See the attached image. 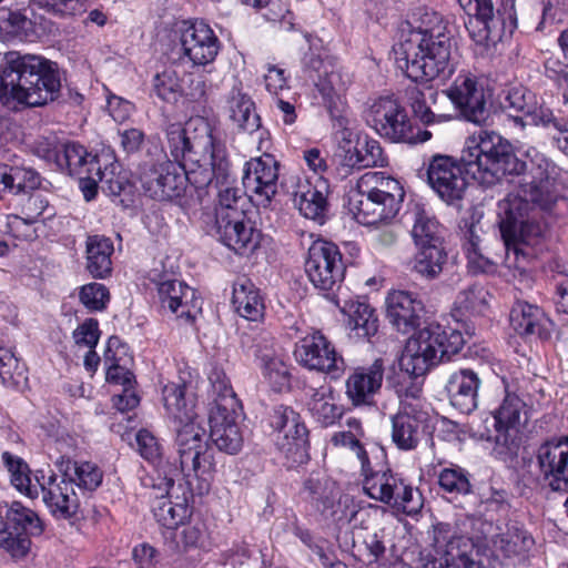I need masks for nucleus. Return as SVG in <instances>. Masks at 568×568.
Listing matches in <instances>:
<instances>
[{
    "mask_svg": "<svg viewBox=\"0 0 568 568\" xmlns=\"http://www.w3.org/2000/svg\"><path fill=\"white\" fill-rule=\"evenodd\" d=\"M465 342L458 329L430 323L407 339L399 367L409 377L424 376L437 364L450 361L460 352Z\"/></svg>",
    "mask_w": 568,
    "mask_h": 568,
    "instance_id": "8",
    "label": "nucleus"
},
{
    "mask_svg": "<svg viewBox=\"0 0 568 568\" xmlns=\"http://www.w3.org/2000/svg\"><path fill=\"white\" fill-rule=\"evenodd\" d=\"M480 379L473 369L464 368L450 375L446 389L450 404L463 414H469L477 407Z\"/></svg>",
    "mask_w": 568,
    "mask_h": 568,
    "instance_id": "30",
    "label": "nucleus"
},
{
    "mask_svg": "<svg viewBox=\"0 0 568 568\" xmlns=\"http://www.w3.org/2000/svg\"><path fill=\"white\" fill-rule=\"evenodd\" d=\"M422 496L417 489L403 483V489L395 493L393 503L389 506L402 510L407 515H415L422 508Z\"/></svg>",
    "mask_w": 568,
    "mask_h": 568,
    "instance_id": "61",
    "label": "nucleus"
},
{
    "mask_svg": "<svg viewBox=\"0 0 568 568\" xmlns=\"http://www.w3.org/2000/svg\"><path fill=\"white\" fill-rule=\"evenodd\" d=\"M280 163L272 155L264 153L248 160L243 170V186L245 193L257 205L267 207L278 191Z\"/></svg>",
    "mask_w": 568,
    "mask_h": 568,
    "instance_id": "14",
    "label": "nucleus"
},
{
    "mask_svg": "<svg viewBox=\"0 0 568 568\" xmlns=\"http://www.w3.org/2000/svg\"><path fill=\"white\" fill-rule=\"evenodd\" d=\"M24 365L8 348L0 347V377L3 384L18 386L24 379Z\"/></svg>",
    "mask_w": 568,
    "mask_h": 568,
    "instance_id": "59",
    "label": "nucleus"
},
{
    "mask_svg": "<svg viewBox=\"0 0 568 568\" xmlns=\"http://www.w3.org/2000/svg\"><path fill=\"white\" fill-rule=\"evenodd\" d=\"M54 465L61 476L72 483L73 488L77 486L79 489L92 491L102 483L101 469L91 462L78 463L65 455H61L57 458Z\"/></svg>",
    "mask_w": 568,
    "mask_h": 568,
    "instance_id": "34",
    "label": "nucleus"
},
{
    "mask_svg": "<svg viewBox=\"0 0 568 568\" xmlns=\"http://www.w3.org/2000/svg\"><path fill=\"white\" fill-rule=\"evenodd\" d=\"M296 361L311 371L338 377L344 371V359L334 345L318 331L301 338L294 349Z\"/></svg>",
    "mask_w": 568,
    "mask_h": 568,
    "instance_id": "16",
    "label": "nucleus"
},
{
    "mask_svg": "<svg viewBox=\"0 0 568 568\" xmlns=\"http://www.w3.org/2000/svg\"><path fill=\"white\" fill-rule=\"evenodd\" d=\"M153 91L158 98L174 103L183 94L181 78L176 70L166 68L153 77Z\"/></svg>",
    "mask_w": 568,
    "mask_h": 568,
    "instance_id": "53",
    "label": "nucleus"
},
{
    "mask_svg": "<svg viewBox=\"0 0 568 568\" xmlns=\"http://www.w3.org/2000/svg\"><path fill=\"white\" fill-rule=\"evenodd\" d=\"M87 270L95 278H104L111 274V255L114 251L109 237L101 235L88 236L85 243Z\"/></svg>",
    "mask_w": 568,
    "mask_h": 568,
    "instance_id": "38",
    "label": "nucleus"
},
{
    "mask_svg": "<svg viewBox=\"0 0 568 568\" xmlns=\"http://www.w3.org/2000/svg\"><path fill=\"white\" fill-rule=\"evenodd\" d=\"M105 156L91 154L85 148L77 142H65L60 145V156L57 168L68 172L72 176H83L89 169L99 171V164Z\"/></svg>",
    "mask_w": 568,
    "mask_h": 568,
    "instance_id": "36",
    "label": "nucleus"
},
{
    "mask_svg": "<svg viewBox=\"0 0 568 568\" xmlns=\"http://www.w3.org/2000/svg\"><path fill=\"white\" fill-rule=\"evenodd\" d=\"M36 481L42 491V500L49 508L51 514L60 519H69L78 513L80 500L72 487V483L68 481L64 476L58 479L55 474L49 477L37 474Z\"/></svg>",
    "mask_w": 568,
    "mask_h": 568,
    "instance_id": "24",
    "label": "nucleus"
},
{
    "mask_svg": "<svg viewBox=\"0 0 568 568\" xmlns=\"http://www.w3.org/2000/svg\"><path fill=\"white\" fill-rule=\"evenodd\" d=\"M384 376L382 359H376L367 367H358L347 377L346 396L353 405H369L379 390Z\"/></svg>",
    "mask_w": 568,
    "mask_h": 568,
    "instance_id": "29",
    "label": "nucleus"
},
{
    "mask_svg": "<svg viewBox=\"0 0 568 568\" xmlns=\"http://www.w3.org/2000/svg\"><path fill=\"white\" fill-rule=\"evenodd\" d=\"M532 546V537L524 528L516 525L506 526L504 531L493 538L494 550L506 558L521 556L529 551Z\"/></svg>",
    "mask_w": 568,
    "mask_h": 568,
    "instance_id": "43",
    "label": "nucleus"
},
{
    "mask_svg": "<svg viewBox=\"0 0 568 568\" xmlns=\"http://www.w3.org/2000/svg\"><path fill=\"white\" fill-rule=\"evenodd\" d=\"M385 303L386 316L397 332L408 334L419 327L425 307L413 293L392 291Z\"/></svg>",
    "mask_w": 568,
    "mask_h": 568,
    "instance_id": "27",
    "label": "nucleus"
},
{
    "mask_svg": "<svg viewBox=\"0 0 568 568\" xmlns=\"http://www.w3.org/2000/svg\"><path fill=\"white\" fill-rule=\"evenodd\" d=\"M140 182L149 197L158 201H178L181 206L191 205L184 199L189 185L195 190L196 201L202 203L209 194V189L215 183L209 171L186 170L170 160L143 168Z\"/></svg>",
    "mask_w": 568,
    "mask_h": 568,
    "instance_id": "9",
    "label": "nucleus"
},
{
    "mask_svg": "<svg viewBox=\"0 0 568 568\" xmlns=\"http://www.w3.org/2000/svg\"><path fill=\"white\" fill-rule=\"evenodd\" d=\"M29 20L20 11L0 7V32L7 36H17L27 29Z\"/></svg>",
    "mask_w": 568,
    "mask_h": 568,
    "instance_id": "64",
    "label": "nucleus"
},
{
    "mask_svg": "<svg viewBox=\"0 0 568 568\" xmlns=\"http://www.w3.org/2000/svg\"><path fill=\"white\" fill-rule=\"evenodd\" d=\"M60 88L54 62L14 50L0 54V102L8 109L47 104L58 98Z\"/></svg>",
    "mask_w": 568,
    "mask_h": 568,
    "instance_id": "4",
    "label": "nucleus"
},
{
    "mask_svg": "<svg viewBox=\"0 0 568 568\" xmlns=\"http://www.w3.org/2000/svg\"><path fill=\"white\" fill-rule=\"evenodd\" d=\"M358 434L353 430H342L335 433L331 442L335 447L348 448L355 453L356 457L361 462V467H368L369 455L368 452L361 444Z\"/></svg>",
    "mask_w": 568,
    "mask_h": 568,
    "instance_id": "60",
    "label": "nucleus"
},
{
    "mask_svg": "<svg viewBox=\"0 0 568 568\" xmlns=\"http://www.w3.org/2000/svg\"><path fill=\"white\" fill-rule=\"evenodd\" d=\"M136 447L140 455L148 462L155 464L162 456L161 445L155 436L146 429H141L135 435Z\"/></svg>",
    "mask_w": 568,
    "mask_h": 568,
    "instance_id": "62",
    "label": "nucleus"
},
{
    "mask_svg": "<svg viewBox=\"0 0 568 568\" xmlns=\"http://www.w3.org/2000/svg\"><path fill=\"white\" fill-rule=\"evenodd\" d=\"M363 489L365 494L377 501L389 505L393 503L395 493L403 489V479L390 469H376L371 459L368 467H362Z\"/></svg>",
    "mask_w": 568,
    "mask_h": 568,
    "instance_id": "32",
    "label": "nucleus"
},
{
    "mask_svg": "<svg viewBox=\"0 0 568 568\" xmlns=\"http://www.w3.org/2000/svg\"><path fill=\"white\" fill-rule=\"evenodd\" d=\"M440 488L452 495H467L471 490L468 474L460 467L444 468L438 476Z\"/></svg>",
    "mask_w": 568,
    "mask_h": 568,
    "instance_id": "58",
    "label": "nucleus"
},
{
    "mask_svg": "<svg viewBox=\"0 0 568 568\" xmlns=\"http://www.w3.org/2000/svg\"><path fill=\"white\" fill-rule=\"evenodd\" d=\"M488 292L479 284L469 285L455 300L456 308L463 314L480 315L488 307Z\"/></svg>",
    "mask_w": 568,
    "mask_h": 568,
    "instance_id": "54",
    "label": "nucleus"
},
{
    "mask_svg": "<svg viewBox=\"0 0 568 568\" xmlns=\"http://www.w3.org/2000/svg\"><path fill=\"white\" fill-rule=\"evenodd\" d=\"M556 202L554 180L540 168L530 181L520 183L517 193L498 202V224L509 266L518 267L519 256H532L546 231L540 211L551 210Z\"/></svg>",
    "mask_w": 568,
    "mask_h": 568,
    "instance_id": "2",
    "label": "nucleus"
},
{
    "mask_svg": "<svg viewBox=\"0 0 568 568\" xmlns=\"http://www.w3.org/2000/svg\"><path fill=\"white\" fill-rule=\"evenodd\" d=\"M255 356L260 361L263 376L271 386L281 390L288 385L290 374L285 363L276 354L272 338L261 337L255 344Z\"/></svg>",
    "mask_w": 568,
    "mask_h": 568,
    "instance_id": "33",
    "label": "nucleus"
},
{
    "mask_svg": "<svg viewBox=\"0 0 568 568\" xmlns=\"http://www.w3.org/2000/svg\"><path fill=\"white\" fill-rule=\"evenodd\" d=\"M6 192L24 197L41 185L40 174L31 168L7 165Z\"/></svg>",
    "mask_w": 568,
    "mask_h": 568,
    "instance_id": "48",
    "label": "nucleus"
},
{
    "mask_svg": "<svg viewBox=\"0 0 568 568\" xmlns=\"http://www.w3.org/2000/svg\"><path fill=\"white\" fill-rule=\"evenodd\" d=\"M427 419V413L420 407L404 404L392 416V442L400 450L416 449L429 434Z\"/></svg>",
    "mask_w": 568,
    "mask_h": 568,
    "instance_id": "23",
    "label": "nucleus"
},
{
    "mask_svg": "<svg viewBox=\"0 0 568 568\" xmlns=\"http://www.w3.org/2000/svg\"><path fill=\"white\" fill-rule=\"evenodd\" d=\"M242 410L210 412V437L215 446L230 455L241 452L244 443L243 434L239 424Z\"/></svg>",
    "mask_w": 568,
    "mask_h": 568,
    "instance_id": "28",
    "label": "nucleus"
},
{
    "mask_svg": "<svg viewBox=\"0 0 568 568\" xmlns=\"http://www.w3.org/2000/svg\"><path fill=\"white\" fill-rule=\"evenodd\" d=\"M2 459L10 473L12 485L22 494L30 498H36L39 494L38 483L33 484L30 477V468L20 457L13 456L8 452L2 454Z\"/></svg>",
    "mask_w": 568,
    "mask_h": 568,
    "instance_id": "51",
    "label": "nucleus"
},
{
    "mask_svg": "<svg viewBox=\"0 0 568 568\" xmlns=\"http://www.w3.org/2000/svg\"><path fill=\"white\" fill-rule=\"evenodd\" d=\"M243 192L239 187H225L219 191V205L215 209V220L239 219L245 214Z\"/></svg>",
    "mask_w": 568,
    "mask_h": 568,
    "instance_id": "55",
    "label": "nucleus"
},
{
    "mask_svg": "<svg viewBox=\"0 0 568 568\" xmlns=\"http://www.w3.org/2000/svg\"><path fill=\"white\" fill-rule=\"evenodd\" d=\"M209 541L205 524L200 519H187L173 531L165 534V542L176 554L204 548Z\"/></svg>",
    "mask_w": 568,
    "mask_h": 568,
    "instance_id": "35",
    "label": "nucleus"
},
{
    "mask_svg": "<svg viewBox=\"0 0 568 568\" xmlns=\"http://www.w3.org/2000/svg\"><path fill=\"white\" fill-rule=\"evenodd\" d=\"M158 296L163 308H168L179 318L192 322L201 311L202 301L195 295V290L184 282L164 277L158 282Z\"/></svg>",
    "mask_w": 568,
    "mask_h": 568,
    "instance_id": "25",
    "label": "nucleus"
},
{
    "mask_svg": "<svg viewBox=\"0 0 568 568\" xmlns=\"http://www.w3.org/2000/svg\"><path fill=\"white\" fill-rule=\"evenodd\" d=\"M446 98L455 104L465 120L478 125L487 123L489 110L485 91L475 78L458 75L452 87L442 92V100Z\"/></svg>",
    "mask_w": 568,
    "mask_h": 568,
    "instance_id": "19",
    "label": "nucleus"
},
{
    "mask_svg": "<svg viewBox=\"0 0 568 568\" xmlns=\"http://www.w3.org/2000/svg\"><path fill=\"white\" fill-rule=\"evenodd\" d=\"M168 149L172 162L186 170L209 171L215 185L225 184L232 175V163L225 143L213 135L203 118L190 119L185 125L170 124Z\"/></svg>",
    "mask_w": 568,
    "mask_h": 568,
    "instance_id": "5",
    "label": "nucleus"
},
{
    "mask_svg": "<svg viewBox=\"0 0 568 568\" xmlns=\"http://www.w3.org/2000/svg\"><path fill=\"white\" fill-rule=\"evenodd\" d=\"M176 499L172 501L164 498L153 506L154 518L169 531H173L192 517V507L189 505L187 497L183 496L181 500L176 497Z\"/></svg>",
    "mask_w": 568,
    "mask_h": 568,
    "instance_id": "45",
    "label": "nucleus"
},
{
    "mask_svg": "<svg viewBox=\"0 0 568 568\" xmlns=\"http://www.w3.org/2000/svg\"><path fill=\"white\" fill-rule=\"evenodd\" d=\"M348 162L357 168H374L385 166L387 159L384 155L383 149L378 141L365 138L363 141L358 140L356 146L351 152L348 151Z\"/></svg>",
    "mask_w": 568,
    "mask_h": 568,
    "instance_id": "50",
    "label": "nucleus"
},
{
    "mask_svg": "<svg viewBox=\"0 0 568 568\" xmlns=\"http://www.w3.org/2000/svg\"><path fill=\"white\" fill-rule=\"evenodd\" d=\"M326 189V183L318 179L315 184H301L294 197L301 214L320 224L324 223L327 212Z\"/></svg>",
    "mask_w": 568,
    "mask_h": 568,
    "instance_id": "37",
    "label": "nucleus"
},
{
    "mask_svg": "<svg viewBox=\"0 0 568 568\" xmlns=\"http://www.w3.org/2000/svg\"><path fill=\"white\" fill-rule=\"evenodd\" d=\"M27 199L21 204L20 219L26 224H33L40 221L42 216L51 217L54 215V210L49 205L48 199L39 192H30L26 195Z\"/></svg>",
    "mask_w": 568,
    "mask_h": 568,
    "instance_id": "56",
    "label": "nucleus"
},
{
    "mask_svg": "<svg viewBox=\"0 0 568 568\" xmlns=\"http://www.w3.org/2000/svg\"><path fill=\"white\" fill-rule=\"evenodd\" d=\"M412 235L416 245L443 244L438 222L419 205L415 206Z\"/></svg>",
    "mask_w": 568,
    "mask_h": 568,
    "instance_id": "49",
    "label": "nucleus"
},
{
    "mask_svg": "<svg viewBox=\"0 0 568 568\" xmlns=\"http://www.w3.org/2000/svg\"><path fill=\"white\" fill-rule=\"evenodd\" d=\"M349 323L353 329L361 331L364 336L374 335L378 329L375 310L366 303L357 302L351 306Z\"/></svg>",
    "mask_w": 568,
    "mask_h": 568,
    "instance_id": "57",
    "label": "nucleus"
},
{
    "mask_svg": "<svg viewBox=\"0 0 568 568\" xmlns=\"http://www.w3.org/2000/svg\"><path fill=\"white\" fill-rule=\"evenodd\" d=\"M460 162L467 174L489 186L506 174H521L526 163L514 153L511 144L494 131L480 130L467 138Z\"/></svg>",
    "mask_w": 568,
    "mask_h": 568,
    "instance_id": "6",
    "label": "nucleus"
},
{
    "mask_svg": "<svg viewBox=\"0 0 568 568\" xmlns=\"http://www.w3.org/2000/svg\"><path fill=\"white\" fill-rule=\"evenodd\" d=\"M454 49L448 21L425 8L400 24L398 41L393 47L397 68L415 82L449 75Z\"/></svg>",
    "mask_w": 568,
    "mask_h": 568,
    "instance_id": "1",
    "label": "nucleus"
},
{
    "mask_svg": "<svg viewBox=\"0 0 568 568\" xmlns=\"http://www.w3.org/2000/svg\"><path fill=\"white\" fill-rule=\"evenodd\" d=\"M212 231L226 247L240 255L253 253L260 244V232L245 220V214L239 219L215 220Z\"/></svg>",
    "mask_w": 568,
    "mask_h": 568,
    "instance_id": "26",
    "label": "nucleus"
},
{
    "mask_svg": "<svg viewBox=\"0 0 568 568\" xmlns=\"http://www.w3.org/2000/svg\"><path fill=\"white\" fill-rule=\"evenodd\" d=\"M320 67L317 68V80L315 85L322 94L329 112L333 114V109L337 106L341 101V95L346 89V81L343 79L342 73L331 62L316 61Z\"/></svg>",
    "mask_w": 568,
    "mask_h": 568,
    "instance_id": "41",
    "label": "nucleus"
},
{
    "mask_svg": "<svg viewBox=\"0 0 568 568\" xmlns=\"http://www.w3.org/2000/svg\"><path fill=\"white\" fill-rule=\"evenodd\" d=\"M182 55L193 65L212 63L219 54L221 43L213 29L203 21L183 22L180 29Z\"/></svg>",
    "mask_w": 568,
    "mask_h": 568,
    "instance_id": "21",
    "label": "nucleus"
},
{
    "mask_svg": "<svg viewBox=\"0 0 568 568\" xmlns=\"http://www.w3.org/2000/svg\"><path fill=\"white\" fill-rule=\"evenodd\" d=\"M232 303L235 311L246 320L256 321L263 315L264 304L260 291L246 277L234 283Z\"/></svg>",
    "mask_w": 568,
    "mask_h": 568,
    "instance_id": "39",
    "label": "nucleus"
},
{
    "mask_svg": "<svg viewBox=\"0 0 568 568\" xmlns=\"http://www.w3.org/2000/svg\"><path fill=\"white\" fill-rule=\"evenodd\" d=\"M345 264L338 246L318 239L308 247L305 273L313 286L326 296H334L345 276Z\"/></svg>",
    "mask_w": 568,
    "mask_h": 568,
    "instance_id": "13",
    "label": "nucleus"
},
{
    "mask_svg": "<svg viewBox=\"0 0 568 568\" xmlns=\"http://www.w3.org/2000/svg\"><path fill=\"white\" fill-rule=\"evenodd\" d=\"M503 110L509 112V116L520 128L527 125H542L550 128L554 122V113L549 108L540 105L536 95L525 87H509L498 94Z\"/></svg>",
    "mask_w": 568,
    "mask_h": 568,
    "instance_id": "15",
    "label": "nucleus"
},
{
    "mask_svg": "<svg viewBox=\"0 0 568 568\" xmlns=\"http://www.w3.org/2000/svg\"><path fill=\"white\" fill-rule=\"evenodd\" d=\"M162 395L165 410L176 424L175 447L180 470L190 491L203 494L209 490L215 462L205 429L195 422L196 397L193 387L185 381L170 383L163 387Z\"/></svg>",
    "mask_w": 568,
    "mask_h": 568,
    "instance_id": "3",
    "label": "nucleus"
},
{
    "mask_svg": "<svg viewBox=\"0 0 568 568\" xmlns=\"http://www.w3.org/2000/svg\"><path fill=\"white\" fill-rule=\"evenodd\" d=\"M474 8L475 14L468 17L465 27L478 45L495 47L517 28L514 0H478Z\"/></svg>",
    "mask_w": 568,
    "mask_h": 568,
    "instance_id": "10",
    "label": "nucleus"
},
{
    "mask_svg": "<svg viewBox=\"0 0 568 568\" xmlns=\"http://www.w3.org/2000/svg\"><path fill=\"white\" fill-rule=\"evenodd\" d=\"M307 406L314 419L325 427L333 425L343 414L342 407L335 403L334 390L329 385L312 388Z\"/></svg>",
    "mask_w": 568,
    "mask_h": 568,
    "instance_id": "42",
    "label": "nucleus"
},
{
    "mask_svg": "<svg viewBox=\"0 0 568 568\" xmlns=\"http://www.w3.org/2000/svg\"><path fill=\"white\" fill-rule=\"evenodd\" d=\"M213 393L216 395L211 410L232 412L242 410V405L234 393L229 378L221 371H214L210 375Z\"/></svg>",
    "mask_w": 568,
    "mask_h": 568,
    "instance_id": "52",
    "label": "nucleus"
},
{
    "mask_svg": "<svg viewBox=\"0 0 568 568\" xmlns=\"http://www.w3.org/2000/svg\"><path fill=\"white\" fill-rule=\"evenodd\" d=\"M536 458L540 475L551 490H568V436L541 444Z\"/></svg>",
    "mask_w": 568,
    "mask_h": 568,
    "instance_id": "22",
    "label": "nucleus"
},
{
    "mask_svg": "<svg viewBox=\"0 0 568 568\" xmlns=\"http://www.w3.org/2000/svg\"><path fill=\"white\" fill-rule=\"evenodd\" d=\"M511 328L520 336L537 335L545 338L549 335L550 320L537 305L516 302L509 314Z\"/></svg>",
    "mask_w": 568,
    "mask_h": 568,
    "instance_id": "31",
    "label": "nucleus"
},
{
    "mask_svg": "<svg viewBox=\"0 0 568 568\" xmlns=\"http://www.w3.org/2000/svg\"><path fill=\"white\" fill-rule=\"evenodd\" d=\"M404 197L398 180L384 172L369 171L357 180L349 205L358 223L377 225L388 223L398 214Z\"/></svg>",
    "mask_w": 568,
    "mask_h": 568,
    "instance_id": "7",
    "label": "nucleus"
},
{
    "mask_svg": "<svg viewBox=\"0 0 568 568\" xmlns=\"http://www.w3.org/2000/svg\"><path fill=\"white\" fill-rule=\"evenodd\" d=\"M272 426L277 432L276 445L293 462H303L308 446V430L291 407L274 410Z\"/></svg>",
    "mask_w": 568,
    "mask_h": 568,
    "instance_id": "20",
    "label": "nucleus"
},
{
    "mask_svg": "<svg viewBox=\"0 0 568 568\" xmlns=\"http://www.w3.org/2000/svg\"><path fill=\"white\" fill-rule=\"evenodd\" d=\"M523 407L524 402L517 395L507 393L491 416L495 434L486 428L474 430L473 436L481 440H494L500 448L499 453L513 452L517 447L515 439Z\"/></svg>",
    "mask_w": 568,
    "mask_h": 568,
    "instance_id": "18",
    "label": "nucleus"
},
{
    "mask_svg": "<svg viewBox=\"0 0 568 568\" xmlns=\"http://www.w3.org/2000/svg\"><path fill=\"white\" fill-rule=\"evenodd\" d=\"M229 108L230 116L240 130L253 133L260 129V115L255 111L254 102L247 94L240 90H233L229 100Z\"/></svg>",
    "mask_w": 568,
    "mask_h": 568,
    "instance_id": "44",
    "label": "nucleus"
},
{
    "mask_svg": "<svg viewBox=\"0 0 568 568\" xmlns=\"http://www.w3.org/2000/svg\"><path fill=\"white\" fill-rule=\"evenodd\" d=\"M119 353H125V346L122 345L121 341L116 336H111L108 339L106 348L104 352V363L108 365L106 379L109 382L121 384L124 387L131 386L134 379V375L120 365Z\"/></svg>",
    "mask_w": 568,
    "mask_h": 568,
    "instance_id": "46",
    "label": "nucleus"
},
{
    "mask_svg": "<svg viewBox=\"0 0 568 568\" xmlns=\"http://www.w3.org/2000/svg\"><path fill=\"white\" fill-rule=\"evenodd\" d=\"M463 163L448 155L436 154L427 166V181L439 197L448 204H454L464 197L467 189Z\"/></svg>",
    "mask_w": 568,
    "mask_h": 568,
    "instance_id": "17",
    "label": "nucleus"
},
{
    "mask_svg": "<svg viewBox=\"0 0 568 568\" xmlns=\"http://www.w3.org/2000/svg\"><path fill=\"white\" fill-rule=\"evenodd\" d=\"M366 121L379 136L390 142L416 144L432 138V132L427 130L414 132L405 108L392 97L375 100L367 111Z\"/></svg>",
    "mask_w": 568,
    "mask_h": 568,
    "instance_id": "11",
    "label": "nucleus"
},
{
    "mask_svg": "<svg viewBox=\"0 0 568 568\" xmlns=\"http://www.w3.org/2000/svg\"><path fill=\"white\" fill-rule=\"evenodd\" d=\"M109 300V292L103 284L90 283L82 286L80 291V301L92 311L104 308Z\"/></svg>",
    "mask_w": 568,
    "mask_h": 568,
    "instance_id": "63",
    "label": "nucleus"
},
{
    "mask_svg": "<svg viewBox=\"0 0 568 568\" xmlns=\"http://www.w3.org/2000/svg\"><path fill=\"white\" fill-rule=\"evenodd\" d=\"M442 93L428 88L422 91L418 88L408 90V101L416 118L424 124L442 123L450 119L449 115L440 113L437 108Z\"/></svg>",
    "mask_w": 568,
    "mask_h": 568,
    "instance_id": "40",
    "label": "nucleus"
},
{
    "mask_svg": "<svg viewBox=\"0 0 568 568\" xmlns=\"http://www.w3.org/2000/svg\"><path fill=\"white\" fill-rule=\"evenodd\" d=\"M447 261V253L443 244L419 246L415 256L414 270L426 278L437 277Z\"/></svg>",
    "mask_w": 568,
    "mask_h": 568,
    "instance_id": "47",
    "label": "nucleus"
},
{
    "mask_svg": "<svg viewBox=\"0 0 568 568\" xmlns=\"http://www.w3.org/2000/svg\"><path fill=\"white\" fill-rule=\"evenodd\" d=\"M4 508L0 520V548L14 559L24 558L31 550V538L43 532V523L36 511L20 501L6 504Z\"/></svg>",
    "mask_w": 568,
    "mask_h": 568,
    "instance_id": "12",
    "label": "nucleus"
}]
</instances>
